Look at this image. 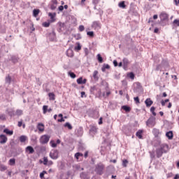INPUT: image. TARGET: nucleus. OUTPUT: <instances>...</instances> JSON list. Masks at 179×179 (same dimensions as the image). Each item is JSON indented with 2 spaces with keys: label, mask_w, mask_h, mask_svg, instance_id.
<instances>
[{
  "label": "nucleus",
  "mask_w": 179,
  "mask_h": 179,
  "mask_svg": "<svg viewBox=\"0 0 179 179\" xmlns=\"http://www.w3.org/2000/svg\"><path fill=\"white\" fill-rule=\"evenodd\" d=\"M105 169L106 165L102 162H99L95 165L94 171L98 176H103V174H104Z\"/></svg>",
  "instance_id": "nucleus-1"
},
{
  "label": "nucleus",
  "mask_w": 179,
  "mask_h": 179,
  "mask_svg": "<svg viewBox=\"0 0 179 179\" xmlns=\"http://www.w3.org/2000/svg\"><path fill=\"white\" fill-rule=\"evenodd\" d=\"M85 149L83 147H80L78 148V152H76L74 155L75 159L78 162H82L83 160V153L82 152H85Z\"/></svg>",
  "instance_id": "nucleus-2"
},
{
  "label": "nucleus",
  "mask_w": 179,
  "mask_h": 179,
  "mask_svg": "<svg viewBox=\"0 0 179 179\" xmlns=\"http://www.w3.org/2000/svg\"><path fill=\"white\" fill-rule=\"evenodd\" d=\"M147 127L149 128H153L155 125H156V117L151 116L147 121H146Z\"/></svg>",
  "instance_id": "nucleus-3"
},
{
  "label": "nucleus",
  "mask_w": 179,
  "mask_h": 179,
  "mask_svg": "<svg viewBox=\"0 0 179 179\" xmlns=\"http://www.w3.org/2000/svg\"><path fill=\"white\" fill-rule=\"evenodd\" d=\"M50 138H51V136L47 134L43 135L41 136L39 142L41 143V145H45V143H48L50 141Z\"/></svg>",
  "instance_id": "nucleus-4"
},
{
  "label": "nucleus",
  "mask_w": 179,
  "mask_h": 179,
  "mask_svg": "<svg viewBox=\"0 0 179 179\" xmlns=\"http://www.w3.org/2000/svg\"><path fill=\"white\" fill-rule=\"evenodd\" d=\"M59 152L58 150H52L49 154L50 157L52 159V160H57L59 157Z\"/></svg>",
  "instance_id": "nucleus-5"
},
{
  "label": "nucleus",
  "mask_w": 179,
  "mask_h": 179,
  "mask_svg": "<svg viewBox=\"0 0 179 179\" xmlns=\"http://www.w3.org/2000/svg\"><path fill=\"white\" fill-rule=\"evenodd\" d=\"M159 17L161 20V24L164 26V24H163V22H167L169 20V14L166 13H162L159 15Z\"/></svg>",
  "instance_id": "nucleus-6"
},
{
  "label": "nucleus",
  "mask_w": 179,
  "mask_h": 179,
  "mask_svg": "<svg viewBox=\"0 0 179 179\" xmlns=\"http://www.w3.org/2000/svg\"><path fill=\"white\" fill-rule=\"evenodd\" d=\"M158 149L162 150L164 153H167V152L169 151V145L165 143L161 144L159 145V148H158Z\"/></svg>",
  "instance_id": "nucleus-7"
},
{
  "label": "nucleus",
  "mask_w": 179,
  "mask_h": 179,
  "mask_svg": "<svg viewBox=\"0 0 179 179\" xmlns=\"http://www.w3.org/2000/svg\"><path fill=\"white\" fill-rule=\"evenodd\" d=\"M92 27L95 30H100V29H101V24H100V22L99 21H94L92 23Z\"/></svg>",
  "instance_id": "nucleus-8"
},
{
  "label": "nucleus",
  "mask_w": 179,
  "mask_h": 179,
  "mask_svg": "<svg viewBox=\"0 0 179 179\" xmlns=\"http://www.w3.org/2000/svg\"><path fill=\"white\" fill-rule=\"evenodd\" d=\"M152 134L154 135L155 138H159L160 135H162V132H160V130L157 128H154L152 129Z\"/></svg>",
  "instance_id": "nucleus-9"
},
{
  "label": "nucleus",
  "mask_w": 179,
  "mask_h": 179,
  "mask_svg": "<svg viewBox=\"0 0 179 179\" xmlns=\"http://www.w3.org/2000/svg\"><path fill=\"white\" fill-rule=\"evenodd\" d=\"M8 142V137L5 136L4 134H1L0 135V143L1 145H3Z\"/></svg>",
  "instance_id": "nucleus-10"
},
{
  "label": "nucleus",
  "mask_w": 179,
  "mask_h": 179,
  "mask_svg": "<svg viewBox=\"0 0 179 179\" xmlns=\"http://www.w3.org/2000/svg\"><path fill=\"white\" fill-rule=\"evenodd\" d=\"M87 82V80L86 78H84L83 77H80L77 79V83L78 85H85Z\"/></svg>",
  "instance_id": "nucleus-11"
},
{
  "label": "nucleus",
  "mask_w": 179,
  "mask_h": 179,
  "mask_svg": "<svg viewBox=\"0 0 179 179\" xmlns=\"http://www.w3.org/2000/svg\"><path fill=\"white\" fill-rule=\"evenodd\" d=\"M51 111H52V108H48V106L44 105L43 106V114H47V112L51 113Z\"/></svg>",
  "instance_id": "nucleus-12"
},
{
  "label": "nucleus",
  "mask_w": 179,
  "mask_h": 179,
  "mask_svg": "<svg viewBox=\"0 0 179 179\" xmlns=\"http://www.w3.org/2000/svg\"><path fill=\"white\" fill-rule=\"evenodd\" d=\"M143 130L139 129L136 133V136L138 138V139H143Z\"/></svg>",
  "instance_id": "nucleus-13"
},
{
  "label": "nucleus",
  "mask_w": 179,
  "mask_h": 179,
  "mask_svg": "<svg viewBox=\"0 0 179 179\" xmlns=\"http://www.w3.org/2000/svg\"><path fill=\"white\" fill-rule=\"evenodd\" d=\"M25 152H29V155H33V153H34V148L30 145L27 146L25 148Z\"/></svg>",
  "instance_id": "nucleus-14"
},
{
  "label": "nucleus",
  "mask_w": 179,
  "mask_h": 179,
  "mask_svg": "<svg viewBox=\"0 0 179 179\" xmlns=\"http://www.w3.org/2000/svg\"><path fill=\"white\" fill-rule=\"evenodd\" d=\"M146 107H150L153 104V101L150 98H148L145 101Z\"/></svg>",
  "instance_id": "nucleus-15"
},
{
  "label": "nucleus",
  "mask_w": 179,
  "mask_h": 179,
  "mask_svg": "<svg viewBox=\"0 0 179 179\" xmlns=\"http://www.w3.org/2000/svg\"><path fill=\"white\" fill-rule=\"evenodd\" d=\"M166 136L169 139V141H171L173 139L174 135L173 134V131H169L166 133Z\"/></svg>",
  "instance_id": "nucleus-16"
},
{
  "label": "nucleus",
  "mask_w": 179,
  "mask_h": 179,
  "mask_svg": "<svg viewBox=\"0 0 179 179\" xmlns=\"http://www.w3.org/2000/svg\"><path fill=\"white\" fill-rule=\"evenodd\" d=\"M163 153H164V152H162V150H160V148H157L156 150V154H157V157L159 159L160 157H162L163 156Z\"/></svg>",
  "instance_id": "nucleus-17"
},
{
  "label": "nucleus",
  "mask_w": 179,
  "mask_h": 179,
  "mask_svg": "<svg viewBox=\"0 0 179 179\" xmlns=\"http://www.w3.org/2000/svg\"><path fill=\"white\" fill-rule=\"evenodd\" d=\"M122 62H123V67L128 68V65H129V60H128V59L127 58H124L122 59Z\"/></svg>",
  "instance_id": "nucleus-18"
},
{
  "label": "nucleus",
  "mask_w": 179,
  "mask_h": 179,
  "mask_svg": "<svg viewBox=\"0 0 179 179\" xmlns=\"http://www.w3.org/2000/svg\"><path fill=\"white\" fill-rule=\"evenodd\" d=\"M37 129L40 132H44V124L38 123L37 125Z\"/></svg>",
  "instance_id": "nucleus-19"
},
{
  "label": "nucleus",
  "mask_w": 179,
  "mask_h": 179,
  "mask_svg": "<svg viewBox=\"0 0 179 179\" xmlns=\"http://www.w3.org/2000/svg\"><path fill=\"white\" fill-rule=\"evenodd\" d=\"M66 55L67 57L72 58V57H73V50H72L71 48L68 49L66 51Z\"/></svg>",
  "instance_id": "nucleus-20"
},
{
  "label": "nucleus",
  "mask_w": 179,
  "mask_h": 179,
  "mask_svg": "<svg viewBox=\"0 0 179 179\" xmlns=\"http://www.w3.org/2000/svg\"><path fill=\"white\" fill-rule=\"evenodd\" d=\"M48 97L50 101H54V100H55V94H54L53 92H50L48 94Z\"/></svg>",
  "instance_id": "nucleus-21"
},
{
  "label": "nucleus",
  "mask_w": 179,
  "mask_h": 179,
  "mask_svg": "<svg viewBox=\"0 0 179 179\" xmlns=\"http://www.w3.org/2000/svg\"><path fill=\"white\" fill-rule=\"evenodd\" d=\"M127 77L134 80V79H135V74L133 72L127 73Z\"/></svg>",
  "instance_id": "nucleus-22"
},
{
  "label": "nucleus",
  "mask_w": 179,
  "mask_h": 179,
  "mask_svg": "<svg viewBox=\"0 0 179 179\" xmlns=\"http://www.w3.org/2000/svg\"><path fill=\"white\" fill-rule=\"evenodd\" d=\"M11 61L13 64H17V62H19V57L17 56H12Z\"/></svg>",
  "instance_id": "nucleus-23"
},
{
  "label": "nucleus",
  "mask_w": 179,
  "mask_h": 179,
  "mask_svg": "<svg viewBox=\"0 0 179 179\" xmlns=\"http://www.w3.org/2000/svg\"><path fill=\"white\" fill-rule=\"evenodd\" d=\"M3 133L6 134V135H10V136L13 135V131H12V130L10 131V130H9V129H5L3 130Z\"/></svg>",
  "instance_id": "nucleus-24"
},
{
  "label": "nucleus",
  "mask_w": 179,
  "mask_h": 179,
  "mask_svg": "<svg viewBox=\"0 0 179 179\" xmlns=\"http://www.w3.org/2000/svg\"><path fill=\"white\" fill-rule=\"evenodd\" d=\"M27 141V136H20V142L22 143H24Z\"/></svg>",
  "instance_id": "nucleus-25"
},
{
  "label": "nucleus",
  "mask_w": 179,
  "mask_h": 179,
  "mask_svg": "<svg viewBox=\"0 0 179 179\" xmlns=\"http://www.w3.org/2000/svg\"><path fill=\"white\" fill-rule=\"evenodd\" d=\"M8 114L10 115V117H15L16 115V113L13 109L8 110Z\"/></svg>",
  "instance_id": "nucleus-26"
},
{
  "label": "nucleus",
  "mask_w": 179,
  "mask_h": 179,
  "mask_svg": "<svg viewBox=\"0 0 179 179\" xmlns=\"http://www.w3.org/2000/svg\"><path fill=\"white\" fill-rule=\"evenodd\" d=\"M80 177L81 179H89V178L87 177V173L85 172L81 173Z\"/></svg>",
  "instance_id": "nucleus-27"
},
{
  "label": "nucleus",
  "mask_w": 179,
  "mask_h": 179,
  "mask_svg": "<svg viewBox=\"0 0 179 179\" xmlns=\"http://www.w3.org/2000/svg\"><path fill=\"white\" fill-rule=\"evenodd\" d=\"M38 13H40V10L39 9H34L33 10V16L34 17H37V16H38Z\"/></svg>",
  "instance_id": "nucleus-28"
},
{
  "label": "nucleus",
  "mask_w": 179,
  "mask_h": 179,
  "mask_svg": "<svg viewBox=\"0 0 179 179\" xmlns=\"http://www.w3.org/2000/svg\"><path fill=\"white\" fill-rule=\"evenodd\" d=\"M119 8H122V9H125L127 8V5H125V1H121L118 4Z\"/></svg>",
  "instance_id": "nucleus-29"
},
{
  "label": "nucleus",
  "mask_w": 179,
  "mask_h": 179,
  "mask_svg": "<svg viewBox=\"0 0 179 179\" xmlns=\"http://www.w3.org/2000/svg\"><path fill=\"white\" fill-rule=\"evenodd\" d=\"M49 38L50 40V41H54V40H55V33H51L49 34Z\"/></svg>",
  "instance_id": "nucleus-30"
},
{
  "label": "nucleus",
  "mask_w": 179,
  "mask_h": 179,
  "mask_svg": "<svg viewBox=\"0 0 179 179\" xmlns=\"http://www.w3.org/2000/svg\"><path fill=\"white\" fill-rule=\"evenodd\" d=\"M122 110L126 111V113H129V111H131V107L127 106H122Z\"/></svg>",
  "instance_id": "nucleus-31"
},
{
  "label": "nucleus",
  "mask_w": 179,
  "mask_h": 179,
  "mask_svg": "<svg viewBox=\"0 0 179 179\" xmlns=\"http://www.w3.org/2000/svg\"><path fill=\"white\" fill-rule=\"evenodd\" d=\"M68 75L70 76V78H71V79H75V78H76V74L72 71H69Z\"/></svg>",
  "instance_id": "nucleus-32"
},
{
  "label": "nucleus",
  "mask_w": 179,
  "mask_h": 179,
  "mask_svg": "<svg viewBox=\"0 0 179 179\" xmlns=\"http://www.w3.org/2000/svg\"><path fill=\"white\" fill-rule=\"evenodd\" d=\"M16 163V159H15V158L10 159L9 160L8 164L10 166H15V164Z\"/></svg>",
  "instance_id": "nucleus-33"
},
{
  "label": "nucleus",
  "mask_w": 179,
  "mask_h": 179,
  "mask_svg": "<svg viewBox=\"0 0 179 179\" xmlns=\"http://www.w3.org/2000/svg\"><path fill=\"white\" fill-rule=\"evenodd\" d=\"M155 110H156V108H155V106H152V107L150 108V113L152 114V115H153L154 117H156L157 113H156V112H155Z\"/></svg>",
  "instance_id": "nucleus-34"
},
{
  "label": "nucleus",
  "mask_w": 179,
  "mask_h": 179,
  "mask_svg": "<svg viewBox=\"0 0 179 179\" xmlns=\"http://www.w3.org/2000/svg\"><path fill=\"white\" fill-rule=\"evenodd\" d=\"M99 75V71H94L93 73V78L95 79V80H99V77L97 76Z\"/></svg>",
  "instance_id": "nucleus-35"
},
{
  "label": "nucleus",
  "mask_w": 179,
  "mask_h": 179,
  "mask_svg": "<svg viewBox=\"0 0 179 179\" xmlns=\"http://www.w3.org/2000/svg\"><path fill=\"white\" fill-rule=\"evenodd\" d=\"M10 82H12V78L10 76H8L6 77V83H8V85H10Z\"/></svg>",
  "instance_id": "nucleus-36"
},
{
  "label": "nucleus",
  "mask_w": 179,
  "mask_h": 179,
  "mask_svg": "<svg viewBox=\"0 0 179 179\" xmlns=\"http://www.w3.org/2000/svg\"><path fill=\"white\" fill-rule=\"evenodd\" d=\"M162 65L164 68H167V66H169V62H167V60H163Z\"/></svg>",
  "instance_id": "nucleus-37"
},
{
  "label": "nucleus",
  "mask_w": 179,
  "mask_h": 179,
  "mask_svg": "<svg viewBox=\"0 0 179 179\" xmlns=\"http://www.w3.org/2000/svg\"><path fill=\"white\" fill-rule=\"evenodd\" d=\"M15 115H17L18 117H20V115H23V110L17 109L15 112Z\"/></svg>",
  "instance_id": "nucleus-38"
},
{
  "label": "nucleus",
  "mask_w": 179,
  "mask_h": 179,
  "mask_svg": "<svg viewBox=\"0 0 179 179\" xmlns=\"http://www.w3.org/2000/svg\"><path fill=\"white\" fill-rule=\"evenodd\" d=\"M100 153L102 156H104L106 155V147H101Z\"/></svg>",
  "instance_id": "nucleus-39"
},
{
  "label": "nucleus",
  "mask_w": 179,
  "mask_h": 179,
  "mask_svg": "<svg viewBox=\"0 0 179 179\" xmlns=\"http://www.w3.org/2000/svg\"><path fill=\"white\" fill-rule=\"evenodd\" d=\"M22 126L23 129L26 128V124H23V120L19 121L17 123V127H20Z\"/></svg>",
  "instance_id": "nucleus-40"
},
{
  "label": "nucleus",
  "mask_w": 179,
  "mask_h": 179,
  "mask_svg": "<svg viewBox=\"0 0 179 179\" xmlns=\"http://www.w3.org/2000/svg\"><path fill=\"white\" fill-rule=\"evenodd\" d=\"M59 30L61 31H62V30H65V27H66V26H65V23H62V22H60L59 23Z\"/></svg>",
  "instance_id": "nucleus-41"
},
{
  "label": "nucleus",
  "mask_w": 179,
  "mask_h": 179,
  "mask_svg": "<svg viewBox=\"0 0 179 179\" xmlns=\"http://www.w3.org/2000/svg\"><path fill=\"white\" fill-rule=\"evenodd\" d=\"M97 59H98V62L100 64H102V62H103V57H101V55H100V54L97 55Z\"/></svg>",
  "instance_id": "nucleus-42"
},
{
  "label": "nucleus",
  "mask_w": 179,
  "mask_h": 179,
  "mask_svg": "<svg viewBox=\"0 0 179 179\" xmlns=\"http://www.w3.org/2000/svg\"><path fill=\"white\" fill-rule=\"evenodd\" d=\"M8 168L3 164H0V171H5Z\"/></svg>",
  "instance_id": "nucleus-43"
},
{
  "label": "nucleus",
  "mask_w": 179,
  "mask_h": 179,
  "mask_svg": "<svg viewBox=\"0 0 179 179\" xmlns=\"http://www.w3.org/2000/svg\"><path fill=\"white\" fill-rule=\"evenodd\" d=\"M50 145L52 148H57V143H55L54 141H50Z\"/></svg>",
  "instance_id": "nucleus-44"
},
{
  "label": "nucleus",
  "mask_w": 179,
  "mask_h": 179,
  "mask_svg": "<svg viewBox=\"0 0 179 179\" xmlns=\"http://www.w3.org/2000/svg\"><path fill=\"white\" fill-rule=\"evenodd\" d=\"M87 34L89 36V37H94V32H93V31H87Z\"/></svg>",
  "instance_id": "nucleus-45"
},
{
  "label": "nucleus",
  "mask_w": 179,
  "mask_h": 179,
  "mask_svg": "<svg viewBox=\"0 0 179 179\" xmlns=\"http://www.w3.org/2000/svg\"><path fill=\"white\" fill-rule=\"evenodd\" d=\"M122 85L124 86V87H127L128 86V82L127 80H122Z\"/></svg>",
  "instance_id": "nucleus-46"
},
{
  "label": "nucleus",
  "mask_w": 179,
  "mask_h": 179,
  "mask_svg": "<svg viewBox=\"0 0 179 179\" xmlns=\"http://www.w3.org/2000/svg\"><path fill=\"white\" fill-rule=\"evenodd\" d=\"M48 163V158L47 157H43V164L44 166H47Z\"/></svg>",
  "instance_id": "nucleus-47"
},
{
  "label": "nucleus",
  "mask_w": 179,
  "mask_h": 179,
  "mask_svg": "<svg viewBox=\"0 0 179 179\" xmlns=\"http://www.w3.org/2000/svg\"><path fill=\"white\" fill-rule=\"evenodd\" d=\"M55 15H57L55 13L52 14V13H49L48 16H50V19L53 20L54 17H55Z\"/></svg>",
  "instance_id": "nucleus-48"
},
{
  "label": "nucleus",
  "mask_w": 179,
  "mask_h": 179,
  "mask_svg": "<svg viewBox=\"0 0 179 179\" xmlns=\"http://www.w3.org/2000/svg\"><path fill=\"white\" fill-rule=\"evenodd\" d=\"M110 94H111V92L110 91L107 92L106 93V92L103 93V96L105 98L108 97V96H110Z\"/></svg>",
  "instance_id": "nucleus-49"
},
{
  "label": "nucleus",
  "mask_w": 179,
  "mask_h": 179,
  "mask_svg": "<svg viewBox=\"0 0 179 179\" xmlns=\"http://www.w3.org/2000/svg\"><path fill=\"white\" fill-rule=\"evenodd\" d=\"M75 50L77 51H80L82 50V46H80V43H78V45L75 47Z\"/></svg>",
  "instance_id": "nucleus-50"
},
{
  "label": "nucleus",
  "mask_w": 179,
  "mask_h": 179,
  "mask_svg": "<svg viewBox=\"0 0 179 179\" xmlns=\"http://www.w3.org/2000/svg\"><path fill=\"white\" fill-rule=\"evenodd\" d=\"M127 165H128V161H127V159H124V160L122 161V166H123L124 167H127Z\"/></svg>",
  "instance_id": "nucleus-51"
},
{
  "label": "nucleus",
  "mask_w": 179,
  "mask_h": 179,
  "mask_svg": "<svg viewBox=\"0 0 179 179\" xmlns=\"http://www.w3.org/2000/svg\"><path fill=\"white\" fill-rule=\"evenodd\" d=\"M64 127L69 128V129H72V125H71L69 122L65 123Z\"/></svg>",
  "instance_id": "nucleus-52"
},
{
  "label": "nucleus",
  "mask_w": 179,
  "mask_h": 179,
  "mask_svg": "<svg viewBox=\"0 0 179 179\" xmlns=\"http://www.w3.org/2000/svg\"><path fill=\"white\" fill-rule=\"evenodd\" d=\"M43 27H50V22H45L42 24Z\"/></svg>",
  "instance_id": "nucleus-53"
},
{
  "label": "nucleus",
  "mask_w": 179,
  "mask_h": 179,
  "mask_svg": "<svg viewBox=\"0 0 179 179\" xmlns=\"http://www.w3.org/2000/svg\"><path fill=\"white\" fill-rule=\"evenodd\" d=\"M45 174H47V171H43V172H41V173H40V178H44V175H45Z\"/></svg>",
  "instance_id": "nucleus-54"
},
{
  "label": "nucleus",
  "mask_w": 179,
  "mask_h": 179,
  "mask_svg": "<svg viewBox=\"0 0 179 179\" xmlns=\"http://www.w3.org/2000/svg\"><path fill=\"white\" fill-rule=\"evenodd\" d=\"M0 120L5 121V120H6V116L3 114L0 115Z\"/></svg>",
  "instance_id": "nucleus-55"
},
{
  "label": "nucleus",
  "mask_w": 179,
  "mask_h": 179,
  "mask_svg": "<svg viewBox=\"0 0 179 179\" xmlns=\"http://www.w3.org/2000/svg\"><path fill=\"white\" fill-rule=\"evenodd\" d=\"M88 157H89V151L85 150L84 153V157L85 159H87Z\"/></svg>",
  "instance_id": "nucleus-56"
},
{
  "label": "nucleus",
  "mask_w": 179,
  "mask_h": 179,
  "mask_svg": "<svg viewBox=\"0 0 179 179\" xmlns=\"http://www.w3.org/2000/svg\"><path fill=\"white\" fill-rule=\"evenodd\" d=\"M173 24H176V26L179 27V20H178V19L174 20Z\"/></svg>",
  "instance_id": "nucleus-57"
},
{
  "label": "nucleus",
  "mask_w": 179,
  "mask_h": 179,
  "mask_svg": "<svg viewBox=\"0 0 179 179\" xmlns=\"http://www.w3.org/2000/svg\"><path fill=\"white\" fill-rule=\"evenodd\" d=\"M85 30V26L83 25H80L79 26V31H83Z\"/></svg>",
  "instance_id": "nucleus-58"
},
{
  "label": "nucleus",
  "mask_w": 179,
  "mask_h": 179,
  "mask_svg": "<svg viewBox=\"0 0 179 179\" xmlns=\"http://www.w3.org/2000/svg\"><path fill=\"white\" fill-rule=\"evenodd\" d=\"M50 9H52V10H55V9H57V6L52 4L50 6Z\"/></svg>",
  "instance_id": "nucleus-59"
},
{
  "label": "nucleus",
  "mask_w": 179,
  "mask_h": 179,
  "mask_svg": "<svg viewBox=\"0 0 179 179\" xmlns=\"http://www.w3.org/2000/svg\"><path fill=\"white\" fill-rule=\"evenodd\" d=\"M167 178H171L173 177V173H169L166 174Z\"/></svg>",
  "instance_id": "nucleus-60"
},
{
  "label": "nucleus",
  "mask_w": 179,
  "mask_h": 179,
  "mask_svg": "<svg viewBox=\"0 0 179 179\" xmlns=\"http://www.w3.org/2000/svg\"><path fill=\"white\" fill-rule=\"evenodd\" d=\"M134 101H136V103H140L139 97H138V96L134 97Z\"/></svg>",
  "instance_id": "nucleus-61"
},
{
  "label": "nucleus",
  "mask_w": 179,
  "mask_h": 179,
  "mask_svg": "<svg viewBox=\"0 0 179 179\" xmlns=\"http://www.w3.org/2000/svg\"><path fill=\"white\" fill-rule=\"evenodd\" d=\"M58 9L60 12H62V10H64V6H59Z\"/></svg>",
  "instance_id": "nucleus-62"
},
{
  "label": "nucleus",
  "mask_w": 179,
  "mask_h": 179,
  "mask_svg": "<svg viewBox=\"0 0 179 179\" xmlns=\"http://www.w3.org/2000/svg\"><path fill=\"white\" fill-rule=\"evenodd\" d=\"M113 65H114V66H118V62H117V60H114Z\"/></svg>",
  "instance_id": "nucleus-63"
},
{
  "label": "nucleus",
  "mask_w": 179,
  "mask_h": 179,
  "mask_svg": "<svg viewBox=\"0 0 179 179\" xmlns=\"http://www.w3.org/2000/svg\"><path fill=\"white\" fill-rule=\"evenodd\" d=\"M94 90H96V87H95V86L91 87V92H92V93H94Z\"/></svg>",
  "instance_id": "nucleus-64"
}]
</instances>
